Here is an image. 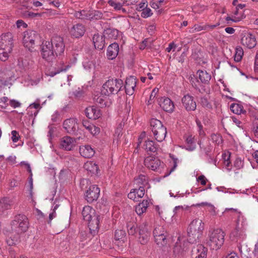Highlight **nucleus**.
Masks as SVG:
<instances>
[{"instance_id":"f257e3e1","label":"nucleus","mask_w":258,"mask_h":258,"mask_svg":"<svg viewBox=\"0 0 258 258\" xmlns=\"http://www.w3.org/2000/svg\"><path fill=\"white\" fill-rule=\"evenodd\" d=\"M204 229V223L201 219H195L190 223L187 229L188 242L185 241L183 237H179L175 246V251L180 252L184 250L188 243H194L202 235Z\"/></svg>"},{"instance_id":"f03ea898","label":"nucleus","mask_w":258,"mask_h":258,"mask_svg":"<svg viewBox=\"0 0 258 258\" xmlns=\"http://www.w3.org/2000/svg\"><path fill=\"white\" fill-rule=\"evenodd\" d=\"M83 219L88 222L91 233H95L99 228L101 217L96 214L95 210L89 206L83 208L82 212Z\"/></svg>"},{"instance_id":"7ed1b4c3","label":"nucleus","mask_w":258,"mask_h":258,"mask_svg":"<svg viewBox=\"0 0 258 258\" xmlns=\"http://www.w3.org/2000/svg\"><path fill=\"white\" fill-rule=\"evenodd\" d=\"M13 47V36L7 33L0 36V59L5 61L8 59Z\"/></svg>"},{"instance_id":"20e7f679","label":"nucleus","mask_w":258,"mask_h":258,"mask_svg":"<svg viewBox=\"0 0 258 258\" xmlns=\"http://www.w3.org/2000/svg\"><path fill=\"white\" fill-rule=\"evenodd\" d=\"M225 232L220 228L210 230L208 234V245L213 249H218L224 242Z\"/></svg>"},{"instance_id":"39448f33","label":"nucleus","mask_w":258,"mask_h":258,"mask_svg":"<svg viewBox=\"0 0 258 258\" xmlns=\"http://www.w3.org/2000/svg\"><path fill=\"white\" fill-rule=\"evenodd\" d=\"M150 125L155 139L159 142L163 141L167 134L166 128L159 120L155 118L151 120Z\"/></svg>"},{"instance_id":"423d86ee","label":"nucleus","mask_w":258,"mask_h":258,"mask_svg":"<svg viewBox=\"0 0 258 258\" xmlns=\"http://www.w3.org/2000/svg\"><path fill=\"white\" fill-rule=\"evenodd\" d=\"M122 81L117 79H109L103 85L101 93L105 96L117 93L121 88Z\"/></svg>"},{"instance_id":"0eeeda50","label":"nucleus","mask_w":258,"mask_h":258,"mask_svg":"<svg viewBox=\"0 0 258 258\" xmlns=\"http://www.w3.org/2000/svg\"><path fill=\"white\" fill-rule=\"evenodd\" d=\"M29 225L28 218L24 215L19 214L15 216L12 222V229L18 233L26 232Z\"/></svg>"},{"instance_id":"6e6552de","label":"nucleus","mask_w":258,"mask_h":258,"mask_svg":"<svg viewBox=\"0 0 258 258\" xmlns=\"http://www.w3.org/2000/svg\"><path fill=\"white\" fill-rule=\"evenodd\" d=\"M240 43L243 46L252 49L256 45L257 40L254 34L248 31H243L240 35Z\"/></svg>"},{"instance_id":"1a4fd4ad","label":"nucleus","mask_w":258,"mask_h":258,"mask_svg":"<svg viewBox=\"0 0 258 258\" xmlns=\"http://www.w3.org/2000/svg\"><path fill=\"white\" fill-rule=\"evenodd\" d=\"M144 164L148 168L161 172L164 167V164L160 159L152 156H148L145 159Z\"/></svg>"},{"instance_id":"9d476101","label":"nucleus","mask_w":258,"mask_h":258,"mask_svg":"<svg viewBox=\"0 0 258 258\" xmlns=\"http://www.w3.org/2000/svg\"><path fill=\"white\" fill-rule=\"evenodd\" d=\"M38 35L36 31L27 30L24 33L23 43L24 46L29 50L32 51L35 45V41L37 38Z\"/></svg>"},{"instance_id":"9b49d317","label":"nucleus","mask_w":258,"mask_h":258,"mask_svg":"<svg viewBox=\"0 0 258 258\" xmlns=\"http://www.w3.org/2000/svg\"><path fill=\"white\" fill-rule=\"evenodd\" d=\"M55 55H60L64 50V44L62 38L58 36H53L50 42Z\"/></svg>"},{"instance_id":"f8f14e48","label":"nucleus","mask_w":258,"mask_h":258,"mask_svg":"<svg viewBox=\"0 0 258 258\" xmlns=\"http://www.w3.org/2000/svg\"><path fill=\"white\" fill-rule=\"evenodd\" d=\"M14 199L13 198L5 197L0 199V216H4L8 214L14 204Z\"/></svg>"},{"instance_id":"ddd939ff","label":"nucleus","mask_w":258,"mask_h":258,"mask_svg":"<svg viewBox=\"0 0 258 258\" xmlns=\"http://www.w3.org/2000/svg\"><path fill=\"white\" fill-rule=\"evenodd\" d=\"M41 51L42 57L47 60H52L55 55L50 42L48 41L42 42Z\"/></svg>"},{"instance_id":"4468645a","label":"nucleus","mask_w":258,"mask_h":258,"mask_svg":"<svg viewBox=\"0 0 258 258\" xmlns=\"http://www.w3.org/2000/svg\"><path fill=\"white\" fill-rule=\"evenodd\" d=\"M99 194V188L96 185H92L86 192L85 199L88 203H92L98 199Z\"/></svg>"},{"instance_id":"2eb2a0df","label":"nucleus","mask_w":258,"mask_h":258,"mask_svg":"<svg viewBox=\"0 0 258 258\" xmlns=\"http://www.w3.org/2000/svg\"><path fill=\"white\" fill-rule=\"evenodd\" d=\"M181 102L184 108L187 111H194L196 109V102L194 97L189 94L185 95L181 99Z\"/></svg>"},{"instance_id":"dca6fc26","label":"nucleus","mask_w":258,"mask_h":258,"mask_svg":"<svg viewBox=\"0 0 258 258\" xmlns=\"http://www.w3.org/2000/svg\"><path fill=\"white\" fill-rule=\"evenodd\" d=\"M64 129L69 134H75L78 130V125L75 118L65 120L63 123Z\"/></svg>"},{"instance_id":"f3484780","label":"nucleus","mask_w":258,"mask_h":258,"mask_svg":"<svg viewBox=\"0 0 258 258\" xmlns=\"http://www.w3.org/2000/svg\"><path fill=\"white\" fill-rule=\"evenodd\" d=\"M76 141L74 139L66 136L62 138L60 141V147L66 150L71 151L75 147Z\"/></svg>"},{"instance_id":"a211bd4d","label":"nucleus","mask_w":258,"mask_h":258,"mask_svg":"<svg viewBox=\"0 0 258 258\" xmlns=\"http://www.w3.org/2000/svg\"><path fill=\"white\" fill-rule=\"evenodd\" d=\"M104 94L101 92L100 95H95L94 100L96 104H98L101 107H109L112 103L111 101L106 96H103Z\"/></svg>"},{"instance_id":"6ab92c4d","label":"nucleus","mask_w":258,"mask_h":258,"mask_svg":"<svg viewBox=\"0 0 258 258\" xmlns=\"http://www.w3.org/2000/svg\"><path fill=\"white\" fill-rule=\"evenodd\" d=\"M160 107L165 111L172 112L174 109V105L169 98H162L160 101Z\"/></svg>"},{"instance_id":"aec40b11","label":"nucleus","mask_w":258,"mask_h":258,"mask_svg":"<svg viewBox=\"0 0 258 258\" xmlns=\"http://www.w3.org/2000/svg\"><path fill=\"white\" fill-rule=\"evenodd\" d=\"M85 114L90 119L95 120L101 115L100 110L95 106H89L85 109Z\"/></svg>"},{"instance_id":"412c9836","label":"nucleus","mask_w":258,"mask_h":258,"mask_svg":"<svg viewBox=\"0 0 258 258\" xmlns=\"http://www.w3.org/2000/svg\"><path fill=\"white\" fill-rule=\"evenodd\" d=\"M79 152L82 157L86 158L92 157L95 154L94 149L88 145L80 146Z\"/></svg>"},{"instance_id":"4be33fe9","label":"nucleus","mask_w":258,"mask_h":258,"mask_svg":"<svg viewBox=\"0 0 258 258\" xmlns=\"http://www.w3.org/2000/svg\"><path fill=\"white\" fill-rule=\"evenodd\" d=\"M93 42L95 48L101 50L105 46V39L103 35L95 34L93 37Z\"/></svg>"},{"instance_id":"5701e85b","label":"nucleus","mask_w":258,"mask_h":258,"mask_svg":"<svg viewBox=\"0 0 258 258\" xmlns=\"http://www.w3.org/2000/svg\"><path fill=\"white\" fill-rule=\"evenodd\" d=\"M145 195V189L143 186H140L139 188H134L130 191V199L137 201L143 197Z\"/></svg>"},{"instance_id":"b1692460","label":"nucleus","mask_w":258,"mask_h":258,"mask_svg":"<svg viewBox=\"0 0 258 258\" xmlns=\"http://www.w3.org/2000/svg\"><path fill=\"white\" fill-rule=\"evenodd\" d=\"M85 32L84 26L80 24H77L73 26L70 30L71 34L76 38L82 36Z\"/></svg>"},{"instance_id":"393cba45","label":"nucleus","mask_w":258,"mask_h":258,"mask_svg":"<svg viewBox=\"0 0 258 258\" xmlns=\"http://www.w3.org/2000/svg\"><path fill=\"white\" fill-rule=\"evenodd\" d=\"M119 50L118 45L116 43H113L109 45L107 50V56L109 59L115 58L118 54Z\"/></svg>"},{"instance_id":"a878e982","label":"nucleus","mask_w":258,"mask_h":258,"mask_svg":"<svg viewBox=\"0 0 258 258\" xmlns=\"http://www.w3.org/2000/svg\"><path fill=\"white\" fill-rule=\"evenodd\" d=\"M195 258H206L207 249L203 245H198L192 250Z\"/></svg>"},{"instance_id":"bb28decb","label":"nucleus","mask_w":258,"mask_h":258,"mask_svg":"<svg viewBox=\"0 0 258 258\" xmlns=\"http://www.w3.org/2000/svg\"><path fill=\"white\" fill-rule=\"evenodd\" d=\"M118 31L115 29L108 28L104 30L103 36L106 40L117 39Z\"/></svg>"},{"instance_id":"cd10ccee","label":"nucleus","mask_w":258,"mask_h":258,"mask_svg":"<svg viewBox=\"0 0 258 258\" xmlns=\"http://www.w3.org/2000/svg\"><path fill=\"white\" fill-rule=\"evenodd\" d=\"M197 76L204 84H208L211 79V75L206 71L199 70L197 73Z\"/></svg>"},{"instance_id":"c85d7f7f","label":"nucleus","mask_w":258,"mask_h":258,"mask_svg":"<svg viewBox=\"0 0 258 258\" xmlns=\"http://www.w3.org/2000/svg\"><path fill=\"white\" fill-rule=\"evenodd\" d=\"M143 148L148 152H155L157 150V147L155 143L149 139L146 140L143 145Z\"/></svg>"},{"instance_id":"c756f323","label":"nucleus","mask_w":258,"mask_h":258,"mask_svg":"<svg viewBox=\"0 0 258 258\" xmlns=\"http://www.w3.org/2000/svg\"><path fill=\"white\" fill-rule=\"evenodd\" d=\"M149 201L148 200H143L142 203L139 204L135 207V211L139 215H141L147 210V208L149 205Z\"/></svg>"},{"instance_id":"7c9ffc66","label":"nucleus","mask_w":258,"mask_h":258,"mask_svg":"<svg viewBox=\"0 0 258 258\" xmlns=\"http://www.w3.org/2000/svg\"><path fill=\"white\" fill-rule=\"evenodd\" d=\"M84 168L87 170L94 174L98 173L99 170L98 165L95 162L92 161L87 162L84 165Z\"/></svg>"},{"instance_id":"2f4dec72","label":"nucleus","mask_w":258,"mask_h":258,"mask_svg":"<svg viewBox=\"0 0 258 258\" xmlns=\"http://www.w3.org/2000/svg\"><path fill=\"white\" fill-rule=\"evenodd\" d=\"M83 66L86 71L89 72L93 71L96 67L95 61L88 58H86L84 60L83 62Z\"/></svg>"},{"instance_id":"473e14b6","label":"nucleus","mask_w":258,"mask_h":258,"mask_svg":"<svg viewBox=\"0 0 258 258\" xmlns=\"http://www.w3.org/2000/svg\"><path fill=\"white\" fill-rule=\"evenodd\" d=\"M134 183L138 186H143L148 183V177L145 175H139L135 178Z\"/></svg>"},{"instance_id":"72a5a7b5","label":"nucleus","mask_w":258,"mask_h":258,"mask_svg":"<svg viewBox=\"0 0 258 258\" xmlns=\"http://www.w3.org/2000/svg\"><path fill=\"white\" fill-rule=\"evenodd\" d=\"M125 232L122 230H116L114 233V240L116 242H124L126 240Z\"/></svg>"},{"instance_id":"f704fd0d","label":"nucleus","mask_w":258,"mask_h":258,"mask_svg":"<svg viewBox=\"0 0 258 258\" xmlns=\"http://www.w3.org/2000/svg\"><path fill=\"white\" fill-rule=\"evenodd\" d=\"M75 16L78 19H90L93 18V16L88 12L85 10L76 12Z\"/></svg>"},{"instance_id":"c9c22d12","label":"nucleus","mask_w":258,"mask_h":258,"mask_svg":"<svg viewBox=\"0 0 258 258\" xmlns=\"http://www.w3.org/2000/svg\"><path fill=\"white\" fill-rule=\"evenodd\" d=\"M155 233H157L155 232ZM155 238V241L158 245H164L166 243V234L162 235H157L156 234V236H154Z\"/></svg>"},{"instance_id":"e433bc0d","label":"nucleus","mask_w":258,"mask_h":258,"mask_svg":"<svg viewBox=\"0 0 258 258\" xmlns=\"http://www.w3.org/2000/svg\"><path fill=\"white\" fill-rule=\"evenodd\" d=\"M243 50L241 46H237L235 48V52L234 55V60L236 62L241 61L243 55Z\"/></svg>"},{"instance_id":"4c0bfd02","label":"nucleus","mask_w":258,"mask_h":258,"mask_svg":"<svg viewBox=\"0 0 258 258\" xmlns=\"http://www.w3.org/2000/svg\"><path fill=\"white\" fill-rule=\"evenodd\" d=\"M139 240L142 244L147 242L149 240V234L147 231L145 232L144 230H140L139 231Z\"/></svg>"},{"instance_id":"58836bf2","label":"nucleus","mask_w":258,"mask_h":258,"mask_svg":"<svg viewBox=\"0 0 258 258\" xmlns=\"http://www.w3.org/2000/svg\"><path fill=\"white\" fill-rule=\"evenodd\" d=\"M186 142L187 144L190 145V147L187 149L188 150H193L196 148L195 142L194 139L191 136H188L186 139Z\"/></svg>"},{"instance_id":"ea45409f","label":"nucleus","mask_w":258,"mask_h":258,"mask_svg":"<svg viewBox=\"0 0 258 258\" xmlns=\"http://www.w3.org/2000/svg\"><path fill=\"white\" fill-rule=\"evenodd\" d=\"M231 110L234 113L239 114L241 113L242 109L241 106L238 104H232L230 106Z\"/></svg>"},{"instance_id":"a19ab883","label":"nucleus","mask_w":258,"mask_h":258,"mask_svg":"<svg viewBox=\"0 0 258 258\" xmlns=\"http://www.w3.org/2000/svg\"><path fill=\"white\" fill-rule=\"evenodd\" d=\"M165 0H152L150 3L151 7L154 9H158Z\"/></svg>"},{"instance_id":"79ce46f5","label":"nucleus","mask_w":258,"mask_h":258,"mask_svg":"<svg viewBox=\"0 0 258 258\" xmlns=\"http://www.w3.org/2000/svg\"><path fill=\"white\" fill-rule=\"evenodd\" d=\"M23 17L25 18L40 17L43 15V13H35L31 12H25L23 14Z\"/></svg>"},{"instance_id":"37998d69","label":"nucleus","mask_w":258,"mask_h":258,"mask_svg":"<svg viewBox=\"0 0 258 258\" xmlns=\"http://www.w3.org/2000/svg\"><path fill=\"white\" fill-rule=\"evenodd\" d=\"M230 157V155L229 153H224L222 154L224 165L227 167H228L231 164Z\"/></svg>"},{"instance_id":"c03bdc74","label":"nucleus","mask_w":258,"mask_h":258,"mask_svg":"<svg viewBox=\"0 0 258 258\" xmlns=\"http://www.w3.org/2000/svg\"><path fill=\"white\" fill-rule=\"evenodd\" d=\"M155 232H156V233H156L157 235H161L162 234H166V232L165 231L163 227L162 226H159V225L156 226L155 228H154V229L153 230L154 236H156Z\"/></svg>"},{"instance_id":"a18cd8bd","label":"nucleus","mask_w":258,"mask_h":258,"mask_svg":"<svg viewBox=\"0 0 258 258\" xmlns=\"http://www.w3.org/2000/svg\"><path fill=\"white\" fill-rule=\"evenodd\" d=\"M153 15L151 10L148 8L144 9L141 13V16L144 18H147Z\"/></svg>"},{"instance_id":"49530a36","label":"nucleus","mask_w":258,"mask_h":258,"mask_svg":"<svg viewBox=\"0 0 258 258\" xmlns=\"http://www.w3.org/2000/svg\"><path fill=\"white\" fill-rule=\"evenodd\" d=\"M206 27H205V25L201 26L200 25H195L190 30V32L191 33H195L197 32L201 31L202 30H206Z\"/></svg>"},{"instance_id":"de8ad7c7","label":"nucleus","mask_w":258,"mask_h":258,"mask_svg":"<svg viewBox=\"0 0 258 258\" xmlns=\"http://www.w3.org/2000/svg\"><path fill=\"white\" fill-rule=\"evenodd\" d=\"M108 4L111 7H113L115 10H121V5L119 3H116L113 0H109L108 1Z\"/></svg>"},{"instance_id":"09e8293b","label":"nucleus","mask_w":258,"mask_h":258,"mask_svg":"<svg viewBox=\"0 0 258 258\" xmlns=\"http://www.w3.org/2000/svg\"><path fill=\"white\" fill-rule=\"evenodd\" d=\"M211 140L214 143L219 145L221 143H222V138L221 136L219 134H212L211 136Z\"/></svg>"},{"instance_id":"8fccbe9b","label":"nucleus","mask_w":258,"mask_h":258,"mask_svg":"<svg viewBox=\"0 0 258 258\" xmlns=\"http://www.w3.org/2000/svg\"><path fill=\"white\" fill-rule=\"evenodd\" d=\"M48 133H47V137H48V140H49V142H50L52 138L53 137V135L54 132L55 131L56 128L51 125H49L48 126Z\"/></svg>"},{"instance_id":"3c124183","label":"nucleus","mask_w":258,"mask_h":258,"mask_svg":"<svg viewBox=\"0 0 258 258\" xmlns=\"http://www.w3.org/2000/svg\"><path fill=\"white\" fill-rule=\"evenodd\" d=\"M148 6L147 1L146 0L143 1L139 5L137 6L136 10L138 11H142L144 9L146 8Z\"/></svg>"},{"instance_id":"603ef678","label":"nucleus","mask_w":258,"mask_h":258,"mask_svg":"<svg viewBox=\"0 0 258 258\" xmlns=\"http://www.w3.org/2000/svg\"><path fill=\"white\" fill-rule=\"evenodd\" d=\"M243 166V161L240 158H237L234 161V166L237 169H240Z\"/></svg>"},{"instance_id":"864d4df0","label":"nucleus","mask_w":258,"mask_h":258,"mask_svg":"<svg viewBox=\"0 0 258 258\" xmlns=\"http://www.w3.org/2000/svg\"><path fill=\"white\" fill-rule=\"evenodd\" d=\"M18 65L20 68L26 69L28 67L27 60L20 58L18 59Z\"/></svg>"},{"instance_id":"5fc2aeb1","label":"nucleus","mask_w":258,"mask_h":258,"mask_svg":"<svg viewBox=\"0 0 258 258\" xmlns=\"http://www.w3.org/2000/svg\"><path fill=\"white\" fill-rule=\"evenodd\" d=\"M158 88H154L152 92H151V94L150 95V99H149V100L148 101V104H151V101L152 100L154 99L155 97L156 96L158 92Z\"/></svg>"},{"instance_id":"6e6d98bb","label":"nucleus","mask_w":258,"mask_h":258,"mask_svg":"<svg viewBox=\"0 0 258 258\" xmlns=\"http://www.w3.org/2000/svg\"><path fill=\"white\" fill-rule=\"evenodd\" d=\"M70 66L69 65H67L65 67H60V68H58V70L55 72H51V76H54V75H55L56 74L61 72H63V71H66L69 68Z\"/></svg>"},{"instance_id":"4d7b16f0","label":"nucleus","mask_w":258,"mask_h":258,"mask_svg":"<svg viewBox=\"0 0 258 258\" xmlns=\"http://www.w3.org/2000/svg\"><path fill=\"white\" fill-rule=\"evenodd\" d=\"M60 120V114L58 111H55L52 115H51V120L52 122H57Z\"/></svg>"},{"instance_id":"13d9d810","label":"nucleus","mask_w":258,"mask_h":258,"mask_svg":"<svg viewBox=\"0 0 258 258\" xmlns=\"http://www.w3.org/2000/svg\"><path fill=\"white\" fill-rule=\"evenodd\" d=\"M82 124L83 126L88 131L91 130L92 126H93L94 125L87 120H83L82 121Z\"/></svg>"},{"instance_id":"bf43d9fd","label":"nucleus","mask_w":258,"mask_h":258,"mask_svg":"<svg viewBox=\"0 0 258 258\" xmlns=\"http://www.w3.org/2000/svg\"><path fill=\"white\" fill-rule=\"evenodd\" d=\"M88 132L92 135H95L100 132V128L93 125V126H92L91 130H89Z\"/></svg>"},{"instance_id":"052dcab7","label":"nucleus","mask_w":258,"mask_h":258,"mask_svg":"<svg viewBox=\"0 0 258 258\" xmlns=\"http://www.w3.org/2000/svg\"><path fill=\"white\" fill-rule=\"evenodd\" d=\"M9 104L11 106L14 108L19 107L21 106V103L19 101L14 99L11 100L10 101Z\"/></svg>"},{"instance_id":"680f3d73","label":"nucleus","mask_w":258,"mask_h":258,"mask_svg":"<svg viewBox=\"0 0 258 258\" xmlns=\"http://www.w3.org/2000/svg\"><path fill=\"white\" fill-rule=\"evenodd\" d=\"M12 140L13 142L16 143L19 140V135L18 133L16 131H13L12 132Z\"/></svg>"},{"instance_id":"e2e57ef3","label":"nucleus","mask_w":258,"mask_h":258,"mask_svg":"<svg viewBox=\"0 0 258 258\" xmlns=\"http://www.w3.org/2000/svg\"><path fill=\"white\" fill-rule=\"evenodd\" d=\"M207 179L203 175H200L198 178L197 181H200L202 185H205L207 183Z\"/></svg>"},{"instance_id":"0e129e2a","label":"nucleus","mask_w":258,"mask_h":258,"mask_svg":"<svg viewBox=\"0 0 258 258\" xmlns=\"http://www.w3.org/2000/svg\"><path fill=\"white\" fill-rule=\"evenodd\" d=\"M16 25L18 28H20L21 27L23 28H26L27 25L22 20H19L16 22Z\"/></svg>"},{"instance_id":"69168bd1","label":"nucleus","mask_w":258,"mask_h":258,"mask_svg":"<svg viewBox=\"0 0 258 258\" xmlns=\"http://www.w3.org/2000/svg\"><path fill=\"white\" fill-rule=\"evenodd\" d=\"M239 228L237 226L235 228V229L233 230L231 232V233L230 234V237H235L238 236V235L239 234Z\"/></svg>"},{"instance_id":"338daca9","label":"nucleus","mask_w":258,"mask_h":258,"mask_svg":"<svg viewBox=\"0 0 258 258\" xmlns=\"http://www.w3.org/2000/svg\"><path fill=\"white\" fill-rule=\"evenodd\" d=\"M232 120L233 123H234L238 127H242V122L240 120L238 119L234 116L232 117Z\"/></svg>"},{"instance_id":"774afa93","label":"nucleus","mask_w":258,"mask_h":258,"mask_svg":"<svg viewBox=\"0 0 258 258\" xmlns=\"http://www.w3.org/2000/svg\"><path fill=\"white\" fill-rule=\"evenodd\" d=\"M16 157L15 156H10L7 159V160L10 164L13 165L16 163Z\"/></svg>"}]
</instances>
